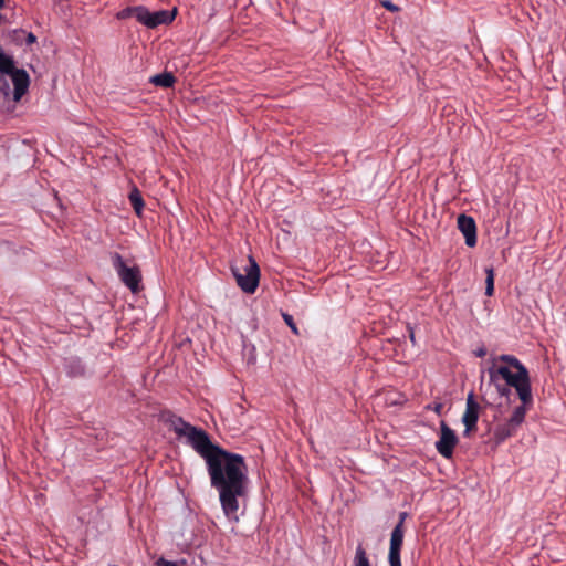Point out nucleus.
Here are the masks:
<instances>
[{"label": "nucleus", "mask_w": 566, "mask_h": 566, "mask_svg": "<svg viewBox=\"0 0 566 566\" xmlns=\"http://www.w3.org/2000/svg\"><path fill=\"white\" fill-rule=\"evenodd\" d=\"M128 198H129L130 205H132L134 211L136 212V214L140 216L142 211L144 209V200H143L140 191L137 188H134L129 192Z\"/></svg>", "instance_id": "13"}, {"label": "nucleus", "mask_w": 566, "mask_h": 566, "mask_svg": "<svg viewBox=\"0 0 566 566\" xmlns=\"http://www.w3.org/2000/svg\"><path fill=\"white\" fill-rule=\"evenodd\" d=\"M459 439L454 430H452L446 421L440 422V436L436 442V449L446 459H450L453 455V450L458 444Z\"/></svg>", "instance_id": "6"}, {"label": "nucleus", "mask_w": 566, "mask_h": 566, "mask_svg": "<svg viewBox=\"0 0 566 566\" xmlns=\"http://www.w3.org/2000/svg\"><path fill=\"white\" fill-rule=\"evenodd\" d=\"M176 9L170 12L167 10H159L156 12H151V29L157 28L161 24H168L175 19Z\"/></svg>", "instance_id": "11"}, {"label": "nucleus", "mask_w": 566, "mask_h": 566, "mask_svg": "<svg viewBox=\"0 0 566 566\" xmlns=\"http://www.w3.org/2000/svg\"><path fill=\"white\" fill-rule=\"evenodd\" d=\"M488 374L492 384H496L499 377L504 379L509 387L515 388L522 403L532 405L528 370L515 356L503 354L493 357Z\"/></svg>", "instance_id": "2"}, {"label": "nucleus", "mask_w": 566, "mask_h": 566, "mask_svg": "<svg viewBox=\"0 0 566 566\" xmlns=\"http://www.w3.org/2000/svg\"><path fill=\"white\" fill-rule=\"evenodd\" d=\"M566 3V0H563Z\"/></svg>", "instance_id": "28"}, {"label": "nucleus", "mask_w": 566, "mask_h": 566, "mask_svg": "<svg viewBox=\"0 0 566 566\" xmlns=\"http://www.w3.org/2000/svg\"><path fill=\"white\" fill-rule=\"evenodd\" d=\"M381 4L390 12H397L399 10V8L389 0L382 1Z\"/></svg>", "instance_id": "20"}, {"label": "nucleus", "mask_w": 566, "mask_h": 566, "mask_svg": "<svg viewBox=\"0 0 566 566\" xmlns=\"http://www.w3.org/2000/svg\"><path fill=\"white\" fill-rule=\"evenodd\" d=\"M149 82L156 86L168 88L175 84L176 77L170 72H164L151 76Z\"/></svg>", "instance_id": "12"}, {"label": "nucleus", "mask_w": 566, "mask_h": 566, "mask_svg": "<svg viewBox=\"0 0 566 566\" xmlns=\"http://www.w3.org/2000/svg\"><path fill=\"white\" fill-rule=\"evenodd\" d=\"M496 385V389H497V392L501 395V396H504V397H507L511 392L509 386H501V385Z\"/></svg>", "instance_id": "21"}, {"label": "nucleus", "mask_w": 566, "mask_h": 566, "mask_svg": "<svg viewBox=\"0 0 566 566\" xmlns=\"http://www.w3.org/2000/svg\"><path fill=\"white\" fill-rule=\"evenodd\" d=\"M407 516H408L407 512H401L399 514V522H398V524H401V527H405L403 524H405V520H406Z\"/></svg>", "instance_id": "24"}, {"label": "nucleus", "mask_w": 566, "mask_h": 566, "mask_svg": "<svg viewBox=\"0 0 566 566\" xmlns=\"http://www.w3.org/2000/svg\"><path fill=\"white\" fill-rule=\"evenodd\" d=\"M427 408L431 409L432 411H434L437 415L440 416L442 413V410H443V403L434 402L433 406H428Z\"/></svg>", "instance_id": "22"}, {"label": "nucleus", "mask_w": 566, "mask_h": 566, "mask_svg": "<svg viewBox=\"0 0 566 566\" xmlns=\"http://www.w3.org/2000/svg\"><path fill=\"white\" fill-rule=\"evenodd\" d=\"M485 354H486V349H485V348H480V349H478V350L475 352V355H476L478 357H483V356H485Z\"/></svg>", "instance_id": "25"}, {"label": "nucleus", "mask_w": 566, "mask_h": 566, "mask_svg": "<svg viewBox=\"0 0 566 566\" xmlns=\"http://www.w3.org/2000/svg\"><path fill=\"white\" fill-rule=\"evenodd\" d=\"M206 464L210 484L219 493L224 515L237 522L239 502L248 493L249 478L244 458L223 449Z\"/></svg>", "instance_id": "1"}, {"label": "nucleus", "mask_w": 566, "mask_h": 566, "mask_svg": "<svg viewBox=\"0 0 566 566\" xmlns=\"http://www.w3.org/2000/svg\"><path fill=\"white\" fill-rule=\"evenodd\" d=\"M231 271L243 292L250 294L255 292L260 280V269L252 256H248L247 263L241 268L232 266Z\"/></svg>", "instance_id": "5"}, {"label": "nucleus", "mask_w": 566, "mask_h": 566, "mask_svg": "<svg viewBox=\"0 0 566 566\" xmlns=\"http://www.w3.org/2000/svg\"><path fill=\"white\" fill-rule=\"evenodd\" d=\"M485 294L492 296L494 293V271L492 268L485 269Z\"/></svg>", "instance_id": "17"}, {"label": "nucleus", "mask_w": 566, "mask_h": 566, "mask_svg": "<svg viewBox=\"0 0 566 566\" xmlns=\"http://www.w3.org/2000/svg\"><path fill=\"white\" fill-rule=\"evenodd\" d=\"M14 34H24L23 30H14Z\"/></svg>", "instance_id": "26"}, {"label": "nucleus", "mask_w": 566, "mask_h": 566, "mask_svg": "<svg viewBox=\"0 0 566 566\" xmlns=\"http://www.w3.org/2000/svg\"><path fill=\"white\" fill-rule=\"evenodd\" d=\"M458 229L465 238V244L470 248L476 244V224L472 217L464 213L458 217Z\"/></svg>", "instance_id": "9"}, {"label": "nucleus", "mask_w": 566, "mask_h": 566, "mask_svg": "<svg viewBox=\"0 0 566 566\" xmlns=\"http://www.w3.org/2000/svg\"><path fill=\"white\" fill-rule=\"evenodd\" d=\"M135 10H136V7H128V8H125L123 10H120L118 13H117V19L119 20H124V19H128V18H132L135 15Z\"/></svg>", "instance_id": "19"}, {"label": "nucleus", "mask_w": 566, "mask_h": 566, "mask_svg": "<svg viewBox=\"0 0 566 566\" xmlns=\"http://www.w3.org/2000/svg\"><path fill=\"white\" fill-rule=\"evenodd\" d=\"M517 427L506 421L505 423L499 424L494 430V439L496 443H502L510 437L514 436Z\"/></svg>", "instance_id": "10"}, {"label": "nucleus", "mask_w": 566, "mask_h": 566, "mask_svg": "<svg viewBox=\"0 0 566 566\" xmlns=\"http://www.w3.org/2000/svg\"><path fill=\"white\" fill-rule=\"evenodd\" d=\"M111 261L120 281L133 293H138L142 290V273L139 268L136 264L129 265L117 252L111 254Z\"/></svg>", "instance_id": "4"}, {"label": "nucleus", "mask_w": 566, "mask_h": 566, "mask_svg": "<svg viewBox=\"0 0 566 566\" xmlns=\"http://www.w3.org/2000/svg\"><path fill=\"white\" fill-rule=\"evenodd\" d=\"M134 18L142 24L151 29V12L143 6L136 7Z\"/></svg>", "instance_id": "14"}, {"label": "nucleus", "mask_w": 566, "mask_h": 566, "mask_svg": "<svg viewBox=\"0 0 566 566\" xmlns=\"http://www.w3.org/2000/svg\"><path fill=\"white\" fill-rule=\"evenodd\" d=\"M405 527L401 524H397L390 536V546L388 560L390 566H401L400 552L403 544Z\"/></svg>", "instance_id": "8"}, {"label": "nucleus", "mask_w": 566, "mask_h": 566, "mask_svg": "<svg viewBox=\"0 0 566 566\" xmlns=\"http://www.w3.org/2000/svg\"><path fill=\"white\" fill-rule=\"evenodd\" d=\"M282 317H283L284 322L286 323V325L291 328L293 334L298 335L300 334L298 328H297L296 324L294 323L292 315H290L287 313H283Z\"/></svg>", "instance_id": "18"}, {"label": "nucleus", "mask_w": 566, "mask_h": 566, "mask_svg": "<svg viewBox=\"0 0 566 566\" xmlns=\"http://www.w3.org/2000/svg\"><path fill=\"white\" fill-rule=\"evenodd\" d=\"M410 339H411L412 343H415V335H413L412 331H410Z\"/></svg>", "instance_id": "27"}, {"label": "nucleus", "mask_w": 566, "mask_h": 566, "mask_svg": "<svg viewBox=\"0 0 566 566\" xmlns=\"http://www.w3.org/2000/svg\"><path fill=\"white\" fill-rule=\"evenodd\" d=\"M480 405L475 400L474 394L470 392L467 397L465 410L462 416V422L464 424V437H470L472 432L478 429V420L480 415Z\"/></svg>", "instance_id": "7"}, {"label": "nucleus", "mask_w": 566, "mask_h": 566, "mask_svg": "<svg viewBox=\"0 0 566 566\" xmlns=\"http://www.w3.org/2000/svg\"><path fill=\"white\" fill-rule=\"evenodd\" d=\"M355 566H371L365 548L358 545L354 558Z\"/></svg>", "instance_id": "16"}, {"label": "nucleus", "mask_w": 566, "mask_h": 566, "mask_svg": "<svg viewBox=\"0 0 566 566\" xmlns=\"http://www.w3.org/2000/svg\"><path fill=\"white\" fill-rule=\"evenodd\" d=\"M35 41H36V36L32 32H29L27 34V44H29V45L33 44V43H35Z\"/></svg>", "instance_id": "23"}, {"label": "nucleus", "mask_w": 566, "mask_h": 566, "mask_svg": "<svg viewBox=\"0 0 566 566\" xmlns=\"http://www.w3.org/2000/svg\"><path fill=\"white\" fill-rule=\"evenodd\" d=\"M167 421L177 437L186 438L187 443L205 459L206 463L209 462L210 458L216 457L219 451L223 450L218 444L212 443L209 434L205 430L190 424L181 417L171 415Z\"/></svg>", "instance_id": "3"}, {"label": "nucleus", "mask_w": 566, "mask_h": 566, "mask_svg": "<svg viewBox=\"0 0 566 566\" xmlns=\"http://www.w3.org/2000/svg\"><path fill=\"white\" fill-rule=\"evenodd\" d=\"M527 406L528 405L523 403L522 406L516 407L507 421L518 428L525 419Z\"/></svg>", "instance_id": "15"}]
</instances>
